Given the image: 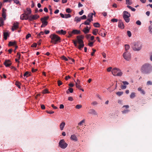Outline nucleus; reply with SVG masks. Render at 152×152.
Wrapping results in <instances>:
<instances>
[{"label":"nucleus","mask_w":152,"mask_h":152,"mask_svg":"<svg viewBox=\"0 0 152 152\" xmlns=\"http://www.w3.org/2000/svg\"><path fill=\"white\" fill-rule=\"evenodd\" d=\"M140 71L143 74H149L152 71V66L149 63H145L141 66Z\"/></svg>","instance_id":"1"},{"label":"nucleus","mask_w":152,"mask_h":152,"mask_svg":"<svg viewBox=\"0 0 152 152\" xmlns=\"http://www.w3.org/2000/svg\"><path fill=\"white\" fill-rule=\"evenodd\" d=\"M49 37L51 39L50 42L54 44H56L58 42H60V37L55 34H51Z\"/></svg>","instance_id":"2"},{"label":"nucleus","mask_w":152,"mask_h":152,"mask_svg":"<svg viewBox=\"0 0 152 152\" xmlns=\"http://www.w3.org/2000/svg\"><path fill=\"white\" fill-rule=\"evenodd\" d=\"M76 37L77 41L79 45L78 46V48L79 50H81L84 46L83 41L82 40L84 38V36L83 35H80L77 36Z\"/></svg>","instance_id":"3"},{"label":"nucleus","mask_w":152,"mask_h":152,"mask_svg":"<svg viewBox=\"0 0 152 152\" xmlns=\"http://www.w3.org/2000/svg\"><path fill=\"white\" fill-rule=\"evenodd\" d=\"M132 48L134 51H139L141 49V44L138 42H134L131 44Z\"/></svg>","instance_id":"4"},{"label":"nucleus","mask_w":152,"mask_h":152,"mask_svg":"<svg viewBox=\"0 0 152 152\" xmlns=\"http://www.w3.org/2000/svg\"><path fill=\"white\" fill-rule=\"evenodd\" d=\"M112 72L113 75L121 76L122 75V73L118 68H114L112 70Z\"/></svg>","instance_id":"5"},{"label":"nucleus","mask_w":152,"mask_h":152,"mask_svg":"<svg viewBox=\"0 0 152 152\" xmlns=\"http://www.w3.org/2000/svg\"><path fill=\"white\" fill-rule=\"evenodd\" d=\"M68 144L64 139L61 140L59 142V146L62 149H65L67 146Z\"/></svg>","instance_id":"6"},{"label":"nucleus","mask_w":152,"mask_h":152,"mask_svg":"<svg viewBox=\"0 0 152 152\" xmlns=\"http://www.w3.org/2000/svg\"><path fill=\"white\" fill-rule=\"evenodd\" d=\"M123 56L124 58L127 61H129L131 58V54L126 51L123 54Z\"/></svg>","instance_id":"7"},{"label":"nucleus","mask_w":152,"mask_h":152,"mask_svg":"<svg viewBox=\"0 0 152 152\" xmlns=\"http://www.w3.org/2000/svg\"><path fill=\"white\" fill-rule=\"evenodd\" d=\"M24 13L22 14L20 16V19L21 20H28L29 21V16L26 14V11H24Z\"/></svg>","instance_id":"8"},{"label":"nucleus","mask_w":152,"mask_h":152,"mask_svg":"<svg viewBox=\"0 0 152 152\" xmlns=\"http://www.w3.org/2000/svg\"><path fill=\"white\" fill-rule=\"evenodd\" d=\"M39 16L37 15H31L29 16V21H32L33 20H36L39 18Z\"/></svg>","instance_id":"9"},{"label":"nucleus","mask_w":152,"mask_h":152,"mask_svg":"<svg viewBox=\"0 0 152 152\" xmlns=\"http://www.w3.org/2000/svg\"><path fill=\"white\" fill-rule=\"evenodd\" d=\"M40 20L42 23V24L41 26V28L44 27L48 25V22L46 20H44V19L42 20V18H41Z\"/></svg>","instance_id":"10"},{"label":"nucleus","mask_w":152,"mask_h":152,"mask_svg":"<svg viewBox=\"0 0 152 152\" xmlns=\"http://www.w3.org/2000/svg\"><path fill=\"white\" fill-rule=\"evenodd\" d=\"M4 64L6 67H9L12 64V63L9 60H6L4 63Z\"/></svg>","instance_id":"11"},{"label":"nucleus","mask_w":152,"mask_h":152,"mask_svg":"<svg viewBox=\"0 0 152 152\" xmlns=\"http://www.w3.org/2000/svg\"><path fill=\"white\" fill-rule=\"evenodd\" d=\"M6 9L4 8H3L2 9V16L4 19V20H5L6 17Z\"/></svg>","instance_id":"12"},{"label":"nucleus","mask_w":152,"mask_h":152,"mask_svg":"<svg viewBox=\"0 0 152 152\" xmlns=\"http://www.w3.org/2000/svg\"><path fill=\"white\" fill-rule=\"evenodd\" d=\"M19 23L16 22L14 23L13 25L12 28V31H14V30L18 28Z\"/></svg>","instance_id":"13"},{"label":"nucleus","mask_w":152,"mask_h":152,"mask_svg":"<svg viewBox=\"0 0 152 152\" xmlns=\"http://www.w3.org/2000/svg\"><path fill=\"white\" fill-rule=\"evenodd\" d=\"M122 82L124 85H122L121 88L122 89H125L126 88V86L125 85H128L129 84V83L128 82L126 81H123Z\"/></svg>","instance_id":"14"},{"label":"nucleus","mask_w":152,"mask_h":152,"mask_svg":"<svg viewBox=\"0 0 152 152\" xmlns=\"http://www.w3.org/2000/svg\"><path fill=\"white\" fill-rule=\"evenodd\" d=\"M130 16H129V15H123V18L125 20V21L127 23H128L130 19L129 18Z\"/></svg>","instance_id":"15"},{"label":"nucleus","mask_w":152,"mask_h":152,"mask_svg":"<svg viewBox=\"0 0 152 152\" xmlns=\"http://www.w3.org/2000/svg\"><path fill=\"white\" fill-rule=\"evenodd\" d=\"M99 35L103 37H104L106 35V33L104 31V29L101 30L99 31Z\"/></svg>","instance_id":"16"},{"label":"nucleus","mask_w":152,"mask_h":152,"mask_svg":"<svg viewBox=\"0 0 152 152\" xmlns=\"http://www.w3.org/2000/svg\"><path fill=\"white\" fill-rule=\"evenodd\" d=\"M88 113L92 114L94 115H97V113L95 110L93 109H90L89 110L88 112Z\"/></svg>","instance_id":"17"},{"label":"nucleus","mask_w":152,"mask_h":152,"mask_svg":"<svg viewBox=\"0 0 152 152\" xmlns=\"http://www.w3.org/2000/svg\"><path fill=\"white\" fill-rule=\"evenodd\" d=\"M118 26V27L121 28H124V23L121 20H119Z\"/></svg>","instance_id":"18"},{"label":"nucleus","mask_w":152,"mask_h":152,"mask_svg":"<svg viewBox=\"0 0 152 152\" xmlns=\"http://www.w3.org/2000/svg\"><path fill=\"white\" fill-rule=\"evenodd\" d=\"M81 32L80 31L77 30H73L71 32V33L74 34H80Z\"/></svg>","instance_id":"19"},{"label":"nucleus","mask_w":152,"mask_h":152,"mask_svg":"<svg viewBox=\"0 0 152 152\" xmlns=\"http://www.w3.org/2000/svg\"><path fill=\"white\" fill-rule=\"evenodd\" d=\"M56 33L58 34L65 35L66 34V31L61 29V30L57 31Z\"/></svg>","instance_id":"20"},{"label":"nucleus","mask_w":152,"mask_h":152,"mask_svg":"<svg viewBox=\"0 0 152 152\" xmlns=\"http://www.w3.org/2000/svg\"><path fill=\"white\" fill-rule=\"evenodd\" d=\"M91 28L90 27L88 29V26H86L83 30V31L85 34H86L89 33V30Z\"/></svg>","instance_id":"21"},{"label":"nucleus","mask_w":152,"mask_h":152,"mask_svg":"<svg viewBox=\"0 0 152 152\" xmlns=\"http://www.w3.org/2000/svg\"><path fill=\"white\" fill-rule=\"evenodd\" d=\"M4 38L5 40H6L7 37H9V34L8 32H4L3 33Z\"/></svg>","instance_id":"22"},{"label":"nucleus","mask_w":152,"mask_h":152,"mask_svg":"<svg viewBox=\"0 0 152 152\" xmlns=\"http://www.w3.org/2000/svg\"><path fill=\"white\" fill-rule=\"evenodd\" d=\"M94 14L92 13H89L88 16V19H89L91 21H92L93 20V16Z\"/></svg>","instance_id":"23"},{"label":"nucleus","mask_w":152,"mask_h":152,"mask_svg":"<svg viewBox=\"0 0 152 152\" xmlns=\"http://www.w3.org/2000/svg\"><path fill=\"white\" fill-rule=\"evenodd\" d=\"M71 139L75 141L77 140V139L75 134L71 135L70 137Z\"/></svg>","instance_id":"24"},{"label":"nucleus","mask_w":152,"mask_h":152,"mask_svg":"<svg viewBox=\"0 0 152 152\" xmlns=\"http://www.w3.org/2000/svg\"><path fill=\"white\" fill-rule=\"evenodd\" d=\"M65 123L64 122H62L60 125V128L61 130H62L64 127Z\"/></svg>","instance_id":"25"},{"label":"nucleus","mask_w":152,"mask_h":152,"mask_svg":"<svg viewBox=\"0 0 152 152\" xmlns=\"http://www.w3.org/2000/svg\"><path fill=\"white\" fill-rule=\"evenodd\" d=\"M91 21L89 19H87L83 23L85 25H89Z\"/></svg>","instance_id":"26"},{"label":"nucleus","mask_w":152,"mask_h":152,"mask_svg":"<svg viewBox=\"0 0 152 152\" xmlns=\"http://www.w3.org/2000/svg\"><path fill=\"white\" fill-rule=\"evenodd\" d=\"M26 10L28 12H26V14L29 15L31 13V9L29 8H26Z\"/></svg>","instance_id":"27"},{"label":"nucleus","mask_w":152,"mask_h":152,"mask_svg":"<svg viewBox=\"0 0 152 152\" xmlns=\"http://www.w3.org/2000/svg\"><path fill=\"white\" fill-rule=\"evenodd\" d=\"M132 2L130 0H126V4L129 5L132 4Z\"/></svg>","instance_id":"28"},{"label":"nucleus","mask_w":152,"mask_h":152,"mask_svg":"<svg viewBox=\"0 0 152 152\" xmlns=\"http://www.w3.org/2000/svg\"><path fill=\"white\" fill-rule=\"evenodd\" d=\"M73 91V89L72 88H69L68 90L66 91V93L67 94H68L69 93V92L71 93H72Z\"/></svg>","instance_id":"29"},{"label":"nucleus","mask_w":152,"mask_h":152,"mask_svg":"<svg viewBox=\"0 0 152 152\" xmlns=\"http://www.w3.org/2000/svg\"><path fill=\"white\" fill-rule=\"evenodd\" d=\"M81 18L80 17H76L75 18V21H77V22H80L81 20Z\"/></svg>","instance_id":"30"},{"label":"nucleus","mask_w":152,"mask_h":152,"mask_svg":"<svg viewBox=\"0 0 152 152\" xmlns=\"http://www.w3.org/2000/svg\"><path fill=\"white\" fill-rule=\"evenodd\" d=\"M16 43V42L15 41H14V42L10 41L9 42L8 45L9 46H13Z\"/></svg>","instance_id":"31"},{"label":"nucleus","mask_w":152,"mask_h":152,"mask_svg":"<svg viewBox=\"0 0 152 152\" xmlns=\"http://www.w3.org/2000/svg\"><path fill=\"white\" fill-rule=\"evenodd\" d=\"M135 96V93L134 92H132L131 93L130 95V97L132 99L134 98Z\"/></svg>","instance_id":"32"},{"label":"nucleus","mask_w":152,"mask_h":152,"mask_svg":"<svg viewBox=\"0 0 152 152\" xmlns=\"http://www.w3.org/2000/svg\"><path fill=\"white\" fill-rule=\"evenodd\" d=\"M98 32V30L97 29H94L93 31V34L95 35H97V33Z\"/></svg>","instance_id":"33"},{"label":"nucleus","mask_w":152,"mask_h":152,"mask_svg":"<svg viewBox=\"0 0 152 152\" xmlns=\"http://www.w3.org/2000/svg\"><path fill=\"white\" fill-rule=\"evenodd\" d=\"M20 82L18 81H16L15 82V85L18 87L19 88H20Z\"/></svg>","instance_id":"34"},{"label":"nucleus","mask_w":152,"mask_h":152,"mask_svg":"<svg viewBox=\"0 0 152 152\" xmlns=\"http://www.w3.org/2000/svg\"><path fill=\"white\" fill-rule=\"evenodd\" d=\"M127 7L128 8L130 9L133 12H134L136 10V9L135 8H133L131 6L127 5Z\"/></svg>","instance_id":"35"},{"label":"nucleus","mask_w":152,"mask_h":152,"mask_svg":"<svg viewBox=\"0 0 152 152\" xmlns=\"http://www.w3.org/2000/svg\"><path fill=\"white\" fill-rule=\"evenodd\" d=\"M94 26L95 27H99L100 26V24L98 23H96L94 24Z\"/></svg>","instance_id":"36"},{"label":"nucleus","mask_w":152,"mask_h":152,"mask_svg":"<svg viewBox=\"0 0 152 152\" xmlns=\"http://www.w3.org/2000/svg\"><path fill=\"white\" fill-rule=\"evenodd\" d=\"M4 20L2 18H0V23L1 25V26H3L4 25Z\"/></svg>","instance_id":"37"},{"label":"nucleus","mask_w":152,"mask_h":152,"mask_svg":"<svg viewBox=\"0 0 152 152\" xmlns=\"http://www.w3.org/2000/svg\"><path fill=\"white\" fill-rule=\"evenodd\" d=\"M123 93V92L118 91L116 93V94L118 96H120L122 95Z\"/></svg>","instance_id":"38"},{"label":"nucleus","mask_w":152,"mask_h":152,"mask_svg":"<svg viewBox=\"0 0 152 152\" xmlns=\"http://www.w3.org/2000/svg\"><path fill=\"white\" fill-rule=\"evenodd\" d=\"M125 49L127 51L129 48V45H125Z\"/></svg>","instance_id":"39"},{"label":"nucleus","mask_w":152,"mask_h":152,"mask_svg":"<svg viewBox=\"0 0 152 152\" xmlns=\"http://www.w3.org/2000/svg\"><path fill=\"white\" fill-rule=\"evenodd\" d=\"M71 17V15L70 14H66L64 15V18H68Z\"/></svg>","instance_id":"40"},{"label":"nucleus","mask_w":152,"mask_h":152,"mask_svg":"<svg viewBox=\"0 0 152 152\" xmlns=\"http://www.w3.org/2000/svg\"><path fill=\"white\" fill-rule=\"evenodd\" d=\"M66 12H67V13H70L71 12H72V10L70 8H67L66 9Z\"/></svg>","instance_id":"41"},{"label":"nucleus","mask_w":152,"mask_h":152,"mask_svg":"<svg viewBox=\"0 0 152 152\" xmlns=\"http://www.w3.org/2000/svg\"><path fill=\"white\" fill-rule=\"evenodd\" d=\"M123 15H129V16H130V14L128 12L126 11H124L123 12Z\"/></svg>","instance_id":"42"},{"label":"nucleus","mask_w":152,"mask_h":152,"mask_svg":"<svg viewBox=\"0 0 152 152\" xmlns=\"http://www.w3.org/2000/svg\"><path fill=\"white\" fill-rule=\"evenodd\" d=\"M82 107V105L80 104H77L75 106V108L76 109H79L81 108Z\"/></svg>","instance_id":"43"},{"label":"nucleus","mask_w":152,"mask_h":152,"mask_svg":"<svg viewBox=\"0 0 152 152\" xmlns=\"http://www.w3.org/2000/svg\"><path fill=\"white\" fill-rule=\"evenodd\" d=\"M29 75H30V74L28 72H26L24 74V76L25 77L26 76V77H27Z\"/></svg>","instance_id":"44"},{"label":"nucleus","mask_w":152,"mask_h":152,"mask_svg":"<svg viewBox=\"0 0 152 152\" xmlns=\"http://www.w3.org/2000/svg\"><path fill=\"white\" fill-rule=\"evenodd\" d=\"M149 29L150 33L152 34V24L149 26Z\"/></svg>","instance_id":"45"},{"label":"nucleus","mask_w":152,"mask_h":152,"mask_svg":"<svg viewBox=\"0 0 152 152\" xmlns=\"http://www.w3.org/2000/svg\"><path fill=\"white\" fill-rule=\"evenodd\" d=\"M73 42L75 47L77 46V42L76 40H72Z\"/></svg>","instance_id":"46"},{"label":"nucleus","mask_w":152,"mask_h":152,"mask_svg":"<svg viewBox=\"0 0 152 152\" xmlns=\"http://www.w3.org/2000/svg\"><path fill=\"white\" fill-rule=\"evenodd\" d=\"M42 93L43 94H45L49 93L48 90L46 89L43 90Z\"/></svg>","instance_id":"47"},{"label":"nucleus","mask_w":152,"mask_h":152,"mask_svg":"<svg viewBox=\"0 0 152 152\" xmlns=\"http://www.w3.org/2000/svg\"><path fill=\"white\" fill-rule=\"evenodd\" d=\"M129 110H123V111H122V112L123 113V114H125L128 113V112H129Z\"/></svg>","instance_id":"48"},{"label":"nucleus","mask_w":152,"mask_h":152,"mask_svg":"<svg viewBox=\"0 0 152 152\" xmlns=\"http://www.w3.org/2000/svg\"><path fill=\"white\" fill-rule=\"evenodd\" d=\"M127 35H128V36L129 37H130L131 36L132 34H131V32L130 31H127Z\"/></svg>","instance_id":"49"},{"label":"nucleus","mask_w":152,"mask_h":152,"mask_svg":"<svg viewBox=\"0 0 152 152\" xmlns=\"http://www.w3.org/2000/svg\"><path fill=\"white\" fill-rule=\"evenodd\" d=\"M61 59L63 60H64L66 61H67L68 60V59L64 56H63L61 57Z\"/></svg>","instance_id":"50"},{"label":"nucleus","mask_w":152,"mask_h":152,"mask_svg":"<svg viewBox=\"0 0 152 152\" xmlns=\"http://www.w3.org/2000/svg\"><path fill=\"white\" fill-rule=\"evenodd\" d=\"M80 84L78 83H76V86L77 88L79 89L81 87V86L79 85Z\"/></svg>","instance_id":"51"},{"label":"nucleus","mask_w":152,"mask_h":152,"mask_svg":"<svg viewBox=\"0 0 152 152\" xmlns=\"http://www.w3.org/2000/svg\"><path fill=\"white\" fill-rule=\"evenodd\" d=\"M111 21L113 22H116L118 21V19L115 18H113L111 20Z\"/></svg>","instance_id":"52"},{"label":"nucleus","mask_w":152,"mask_h":152,"mask_svg":"<svg viewBox=\"0 0 152 152\" xmlns=\"http://www.w3.org/2000/svg\"><path fill=\"white\" fill-rule=\"evenodd\" d=\"M49 18V17L48 16H47V17H45L43 18H42V20H43V19H44V20H46L47 21Z\"/></svg>","instance_id":"53"},{"label":"nucleus","mask_w":152,"mask_h":152,"mask_svg":"<svg viewBox=\"0 0 152 152\" xmlns=\"http://www.w3.org/2000/svg\"><path fill=\"white\" fill-rule=\"evenodd\" d=\"M147 85H152V82L150 81H148L147 83Z\"/></svg>","instance_id":"54"},{"label":"nucleus","mask_w":152,"mask_h":152,"mask_svg":"<svg viewBox=\"0 0 152 152\" xmlns=\"http://www.w3.org/2000/svg\"><path fill=\"white\" fill-rule=\"evenodd\" d=\"M58 86H60L62 84V83L60 80H58Z\"/></svg>","instance_id":"55"},{"label":"nucleus","mask_w":152,"mask_h":152,"mask_svg":"<svg viewBox=\"0 0 152 152\" xmlns=\"http://www.w3.org/2000/svg\"><path fill=\"white\" fill-rule=\"evenodd\" d=\"M81 19L84 20L86 19V15H84L80 17Z\"/></svg>","instance_id":"56"},{"label":"nucleus","mask_w":152,"mask_h":152,"mask_svg":"<svg viewBox=\"0 0 152 152\" xmlns=\"http://www.w3.org/2000/svg\"><path fill=\"white\" fill-rule=\"evenodd\" d=\"M136 24L139 25H140L141 24V22L139 20H138L136 22Z\"/></svg>","instance_id":"57"},{"label":"nucleus","mask_w":152,"mask_h":152,"mask_svg":"<svg viewBox=\"0 0 152 152\" xmlns=\"http://www.w3.org/2000/svg\"><path fill=\"white\" fill-rule=\"evenodd\" d=\"M92 49L93 51V52L91 53V55L92 56H93L94 55V54L95 52L96 51V50L95 49H94L93 48Z\"/></svg>","instance_id":"58"},{"label":"nucleus","mask_w":152,"mask_h":152,"mask_svg":"<svg viewBox=\"0 0 152 152\" xmlns=\"http://www.w3.org/2000/svg\"><path fill=\"white\" fill-rule=\"evenodd\" d=\"M31 34H28L27 35H26V39H27L30 37H31Z\"/></svg>","instance_id":"59"},{"label":"nucleus","mask_w":152,"mask_h":152,"mask_svg":"<svg viewBox=\"0 0 152 152\" xmlns=\"http://www.w3.org/2000/svg\"><path fill=\"white\" fill-rule=\"evenodd\" d=\"M94 44L93 42H91L88 43V45L90 47H92Z\"/></svg>","instance_id":"60"},{"label":"nucleus","mask_w":152,"mask_h":152,"mask_svg":"<svg viewBox=\"0 0 152 152\" xmlns=\"http://www.w3.org/2000/svg\"><path fill=\"white\" fill-rule=\"evenodd\" d=\"M68 100L69 101H72L73 100V98L71 96H69L68 98Z\"/></svg>","instance_id":"61"},{"label":"nucleus","mask_w":152,"mask_h":152,"mask_svg":"<svg viewBox=\"0 0 152 152\" xmlns=\"http://www.w3.org/2000/svg\"><path fill=\"white\" fill-rule=\"evenodd\" d=\"M85 122V120H82L81 121H80L78 124V125H81V124L83 123H84Z\"/></svg>","instance_id":"62"},{"label":"nucleus","mask_w":152,"mask_h":152,"mask_svg":"<svg viewBox=\"0 0 152 152\" xmlns=\"http://www.w3.org/2000/svg\"><path fill=\"white\" fill-rule=\"evenodd\" d=\"M84 12V11L83 10H82L81 11L79 12V14L80 15H82Z\"/></svg>","instance_id":"63"},{"label":"nucleus","mask_w":152,"mask_h":152,"mask_svg":"<svg viewBox=\"0 0 152 152\" xmlns=\"http://www.w3.org/2000/svg\"><path fill=\"white\" fill-rule=\"evenodd\" d=\"M37 46V44L36 43H34L31 45V47H36Z\"/></svg>","instance_id":"64"}]
</instances>
